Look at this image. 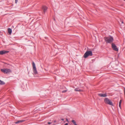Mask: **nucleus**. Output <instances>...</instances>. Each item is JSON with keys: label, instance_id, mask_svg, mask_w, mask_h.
<instances>
[{"label": "nucleus", "instance_id": "obj_5", "mask_svg": "<svg viewBox=\"0 0 125 125\" xmlns=\"http://www.w3.org/2000/svg\"><path fill=\"white\" fill-rule=\"evenodd\" d=\"M32 67L33 72L35 74H37L38 73V72L36 69L35 66V64L34 62H32Z\"/></svg>", "mask_w": 125, "mask_h": 125}, {"label": "nucleus", "instance_id": "obj_20", "mask_svg": "<svg viewBox=\"0 0 125 125\" xmlns=\"http://www.w3.org/2000/svg\"><path fill=\"white\" fill-rule=\"evenodd\" d=\"M51 123H51V122H49L48 123V124H50Z\"/></svg>", "mask_w": 125, "mask_h": 125}, {"label": "nucleus", "instance_id": "obj_7", "mask_svg": "<svg viewBox=\"0 0 125 125\" xmlns=\"http://www.w3.org/2000/svg\"><path fill=\"white\" fill-rule=\"evenodd\" d=\"M42 9L43 11L42 13L43 14H45L47 11V8L46 6H42Z\"/></svg>", "mask_w": 125, "mask_h": 125}, {"label": "nucleus", "instance_id": "obj_25", "mask_svg": "<svg viewBox=\"0 0 125 125\" xmlns=\"http://www.w3.org/2000/svg\"><path fill=\"white\" fill-rule=\"evenodd\" d=\"M56 122V121H54V123L55 122Z\"/></svg>", "mask_w": 125, "mask_h": 125}, {"label": "nucleus", "instance_id": "obj_9", "mask_svg": "<svg viewBox=\"0 0 125 125\" xmlns=\"http://www.w3.org/2000/svg\"><path fill=\"white\" fill-rule=\"evenodd\" d=\"M9 52V51H0V55H3Z\"/></svg>", "mask_w": 125, "mask_h": 125}, {"label": "nucleus", "instance_id": "obj_21", "mask_svg": "<svg viewBox=\"0 0 125 125\" xmlns=\"http://www.w3.org/2000/svg\"><path fill=\"white\" fill-rule=\"evenodd\" d=\"M68 125V123H66L64 125Z\"/></svg>", "mask_w": 125, "mask_h": 125}, {"label": "nucleus", "instance_id": "obj_6", "mask_svg": "<svg viewBox=\"0 0 125 125\" xmlns=\"http://www.w3.org/2000/svg\"><path fill=\"white\" fill-rule=\"evenodd\" d=\"M112 48L114 50L118 51V49L117 48L115 44L114 43H112Z\"/></svg>", "mask_w": 125, "mask_h": 125}, {"label": "nucleus", "instance_id": "obj_3", "mask_svg": "<svg viewBox=\"0 0 125 125\" xmlns=\"http://www.w3.org/2000/svg\"><path fill=\"white\" fill-rule=\"evenodd\" d=\"M93 53L92 51H87L84 54L83 57L85 58H87L88 56H92Z\"/></svg>", "mask_w": 125, "mask_h": 125}, {"label": "nucleus", "instance_id": "obj_10", "mask_svg": "<svg viewBox=\"0 0 125 125\" xmlns=\"http://www.w3.org/2000/svg\"><path fill=\"white\" fill-rule=\"evenodd\" d=\"M25 120H19L15 122V123L16 124H18L20 123H22L24 122Z\"/></svg>", "mask_w": 125, "mask_h": 125}, {"label": "nucleus", "instance_id": "obj_22", "mask_svg": "<svg viewBox=\"0 0 125 125\" xmlns=\"http://www.w3.org/2000/svg\"><path fill=\"white\" fill-rule=\"evenodd\" d=\"M61 120H62V121H63L64 120V119L63 118H62L61 119Z\"/></svg>", "mask_w": 125, "mask_h": 125}, {"label": "nucleus", "instance_id": "obj_1", "mask_svg": "<svg viewBox=\"0 0 125 125\" xmlns=\"http://www.w3.org/2000/svg\"><path fill=\"white\" fill-rule=\"evenodd\" d=\"M105 41L106 43H110L113 42L114 39L113 37L110 36L108 37H105L104 38Z\"/></svg>", "mask_w": 125, "mask_h": 125}, {"label": "nucleus", "instance_id": "obj_23", "mask_svg": "<svg viewBox=\"0 0 125 125\" xmlns=\"http://www.w3.org/2000/svg\"><path fill=\"white\" fill-rule=\"evenodd\" d=\"M53 20L54 21H55V19L54 18Z\"/></svg>", "mask_w": 125, "mask_h": 125}, {"label": "nucleus", "instance_id": "obj_15", "mask_svg": "<svg viewBox=\"0 0 125 125\" xmlns=\"http://www.w3.org/2000/svg\"><path fill=\"white\" fill-rule=\"evenodd\" d=\"M67 91L66 90H64L62 91V93H64L66 92Z\"/></svg>", "mask_w": 125, "mask_h": 125}, {"label": "nucleus", "instance_id": "obj_11", "mask_svg": "<svg viewBox=\"0 0 125 125\" xmlns=\"http://www.w3.org/2000/svg\"><path fill=\"white\" fill-rule=\"evenodd\" d=\"M8 33H9V34H11V33L12 30L10 28H8Z\"/></svg>", "mask_w": 125, "mask_h": 125}, {"label": "nucleus", "instance_id": "obj_4", "mask_svg": "<svg viewBox=\"0 0 125 125\" xmlns=\"http://www.w3.org/2000/svg\"><path fill=\"white\" fill-rule=\"evenodd\" d=\"M104 102L106 104H108L112 106L113 105V103L107 98H106L104 99Z\"/></svg>", "mask_w": 125, "mask_h": 125}, {"label": "nucleus", "instance_id": "obj_16", "mask_svg": "<svg viewBox=\"0 0 125 125\" xmlns=\"http://www.w3.org/2000/svg\"><path fill=\"white\" fill-rule=\"evenodd\" d=\"M121 102H122V100H120V101H119V104H121Z\"/></svg>", "mask_w": 125, "mask_h": 125}, {"label": "nucleus", "instance_id": "obj_18", "mask_svg": "<svg viewBox=\"0 0 125 125\" xmlns=\"http://www.w3.org/2000/svg\"><path fill=\"white\" fill-rule=\"evenodd\" d=\"M18 2V0H15V3H16Z\"/></svg>", "mask_w": 125, "mask_h": 125}, {"label": "nucleus", "instance_id": "obj_26", "mask_svg": "<svg viewBox=\"0 0 125 125\" xmlns=\"http://www.w3.org/2000/svg\"><path fill=\"white\" fill-rule=\"evenodd\" d=\"M124 1H125V0H124Z\"/></svg>", "mask_w": 125, "mask_h": 125}, {"label": "nucleus", "instance_id": "obj_17", "mask_svg": "<svg viewBox=\"0 0 125 125\" xmlns=\"http://www.w3.org/2000/svg\"><path fill=\"white\" fill-rule=\"evenodd\" d=\"M119 106L121 108V104H119Z\"/></svg>", "mask_w": 125, "mask_h": 125}, {"label": "nucleus", "instance_id": "obj_14", "mask_svg": "<svg viewBox=\"0 0 125 125\" xmlns=\"http://www.w3.org/2000/svg\"><path fill=\"white\" fill-rule=\"evenodd\" d=\"M5 84V83L3 81L0 80V84L3 85Z\"/></svg>", "mask_w": 125, "mask_h": 125}, {"label": "nucleus", "instance_id": "obj_8", "mask_svg": "<svg viewBox=\"0 0 125 125\" xmlns=\"http://www.w3.org/2000/svg\"><path fill=\"white\" fill-rule=\"evenodd\" d=\"M98 95L100 97H106L107 96L106 93L105 94H98Z\"/></svg>", "mask_w": 125, "mask_h": 125}, {"label": "nucleus", "instance_id": "obj_2", "mask_svg": "<svg viewBox=\"0 0 125 125\" xmlns=\"http://www.w3.org/2000/svg\"><path fill=\"white\" fill-rule=\"evenodd\" d=\"M1 71L5 74H8L12 72L9 69L4 68L1 69Z\"/></svg>", "mask_w": 125, "mask_h": 125}, {"label": "nucleus", "instance_id": "obj_13", "mask_svg": "<svg viewBox=\"0 0 125 125\" xmlns=\"http://www.w3.org/2000/svg\"><path fill=\"white\" fill-rule=\"evenodd\" d=\"M72 122L74 124V125H78L76 123V122L75 121L73 120H72Z\"/></svg>", "mask_w": 125, "mask_h": 125}, {"label": "nucleus", "instance_id": "obj_12", "mask_svg": "<svg viewBox=\"0 0 125 125\" xmlns=\"http://www.w3.org/2000/svg\"><path fill=\"white\" fill-rule=\"evenodd\" d=\"M74 90L76 91H80L81 90L79 88H76Z\"/></svg>", "mask_w": 125, "mask_h": 125}, {"label": "nucleus", "instance_id": "obj_19", "mask_svg": "<svg viewBox=\"0 0 125 125\" xmlns=\"http://www.w3.org/2000/svg\"><path fill=\"white\" fill-rule=\"evenodd\" d=\"M66 121L67 122H69V121L68 120V119L67 118L66 119Z\"/></svg>", "mask_w": 125, "mask_h": 125}, {"label": "nucleus", "instance_id": "obj_24", "mask_svg": "<svg viewBox=\"0 0 125 125\" xmlns=\"http://www.w3.org/2000/svg\"><path fill=\"white\" fill-rule=\"evenodd\" d=\"M122 23H123V21H122Z\"/></svg>", "mask_w": 125, "mask_h": 125}]
</instances>
